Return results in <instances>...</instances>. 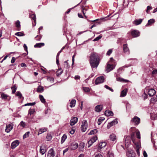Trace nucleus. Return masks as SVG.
<instances>
[{
  "label": "nucleus",
  "instance_id": "f257e3e1",
  "mask_svg": "<svg viewBox=\"0 0 157 157\" xmlns=\"http://www.w3.org/2000/svg\"><path fill=\"white\" fill-rule=\"evenodd\" d=\"M89 58V62L92 68H97L100 61L98 54L95 52H93L91 53Z\"/></svg>",
  "mask_w": 157,
  "mask_h": 157
},
{
  "label": "nucleus",
  "instance_id": "f03ea898",
  "mask_svg": "<svg viewBox=\"0 0 157 157\" xmlns=\"http://www.w3.org/2000/svg\"><path fill=\"white\" fill-rule=\"evenodd\" d=\"M88 127V123L87 121L86 120H84L82 123V124L81 127V130L82 132H85Z\"/></svg>",
  "mask_w": 157,
  "mask_h": 157
},
{
  "label": "nucleus",
  "instance_id": "7ed1b4c3",
  "mask_svg": "<svg viewBox=\"0 0 157 157\" xmlns=\"http://www.w3.org/2000/svg\"><path fill=\"white\" fill-rule=\"evenodd\" d=\"M131 122L135 125H138L140 122V119L137 116H135L131 120Z\"/></svg>",
  "mask_w": 157,
  "mask_h": 157
},
{
  "label": "nucleus",
  "instance_id": "20e7f679",
  "mask_svg": "<svg viewBox=\"0 0 157 157\" xmlns=\"http://www.w3.org/2000/svg\"><path fill=\"white\" fill-rule=\"evenodd\" d=\"M98 138L97 136H94L88 141V147H89L97 140Z\"/></svg>",
  "mask_w": 157,
  "mask_h": 157
},
{
  "label": "nucleus",
  "instance_id": "39448f33",
  "mask_svg": "<svg viewBox=\"0 0 157 157\" xmlns=\"http://www.w3.org/2000/svg\"><path fill=\"white\" fill-rule=\"evenodd\" d=\"M13 123H10L6 124L5 131L7 133L9 132L13 129Z\"/></svg>",
  "mask_w": 157,
  "mask_h": 157
},
{
  "label": "nucleus",
  "instance_id": "423d86ee",
  "mask_svg": "<svg viewBox=\"0 0 157 157\" xmlns=\"http://www.w3.org/2000/svg\"><path fill=\"white\" fill-rule=\"evenodd\" d=\"M104 77L101 76L97 78L95 80V84L96 85L102 83L104 82Z\"/></svg>",
  "mask_w": 157,
  "mask_h": 157
},
{
  "label": "nucleus",
  "instance_id": "0eeeda50",
  "mask_svg": "<svg viewBox=\"0 0 157 157\" xmlns=\"http://www.w3.org/2000/svg\"><path fill=\"white\" fill-rule=\"evenodd\" d=\"M115 66L113 64L108 63L107 66L106 67V70L107 72H108L113 69Z\"/></svg>",
  "mask_w": 157,
  "mask_h": 157
},
{
  "label": "nucleus",
  "instance_id": "6e6552de",
  "mask_svg": "<svg viewBox=\"0 0 157 157\" xmlns=\"http://www.w3.org/2000/svg\"><path fill=\"white\" fill-rule=\"evenodd\" d=\"M140 32L137 30H133L131 32V34L134 37H136L139 36L140 35Z\"/></svg>",
  "mask_w": 157,
  "mask_h": 157
},
{
  "label": "nucleus",
  "instance_id": "1a4fd4ad",
  "mask_svg": "<svg viewBox=\"0 0 157 157\" xmlns=\"http://www.w3.org/2000/svg\"><path fill=\"white\" fill-rule=\"evenodd\" d=\"M55 155L54 151L53 148L50 149L48 152L47 157H54Z\"/></svg>",
  "mask_w": 157,
  "mask_h": 157
},
{
  "label": "nucleus",
  "instance_id": "9d476101",
  "mask_svg": "<svg viewBox=\"0 0 157 157\" xmlns=\"http://www.w3.org/2000/svg\"><path fill=\"white\" fill-rule=\"evenodd\" d=\"M19 144V142L18 140H16L13 142L11 144V148L12 149H14Z\"/></svg>",
  "mask_w": 157,
  "mask_h": 157
},
{
  "label": "nucleus",
  "instance_id": "9b49d317",
  "mask_svg": "<svg viewBox=\"0 0 157 157\" xmlns=\"http://www.w3.org/2000/svg\"><path fill=\"white\" fill-rule=\"evenodd\" d=\"M46 151V147L44 145H42L40 146V152L42 155H44Z\"/></svg>",
  "mask_w": 157,
  "mask_h": 157
},
{
  "label": "nucleus",
  "instance_id": "f8f14e48",
  "mask_svg": "<svg viewBox=\"0 0 157 157\" xmlns=\"http://www.w3.org/2000/svg\"><path fill=\"white\" fill-rule=\"evenodd\" d=\"M78 118L76 117H74L71 119L70 121V124L71 125H74L78 121Z\"/></svg>",
  "mask_w": 157,
  "mask_h": 157
},
{
  "label": "nucleus",
  "instance_id": "ddd939ff",
  "mask_svg": "<svg viewBox=\"0 0 157 157\" xmlns=\"http://www.w3.org/2000/svg\"><path fill=\"white\" fill-rule=\"evenodd\" d=\"M118 123L117 120L115 119L113 120L112 122L109 123L107 125V127L108 128L110 127L113 126L114 125L117 124Z\"/></svg>",
  "mask_w": 157,
  "mask_h": 157
},
{
  "label": "nucleus",
  "instance_id": "4468645a",
  "mask_svg": "<svg viewBox=\"0 0 157 157\" xmlns=\"http://www.w3.org/2000/svg\"><path fill=\"white\" fill-rule=\"evenodd\" d=\"M126 155L128 157H135V153L133 151H128L126 152Z\"/></svg>",
  "mask_w": 157,
  "mask_h": 157
},
{
  "label": "nucleus",
  "instance_id": "2eb2a0df",
  "mask_svg": "<svg viewBox=\"0 0 157 157\" xmlns=\"http://www.w3.org/2000/svg\"><path fill=\"white\" fill-rule=\"evenodd\" d=\"M78 146V144L77 143L74 142L71 145L70 147L71 150H74L77 148Z\"/></svg>",
  "mask_w": 157,
  "mask_h": 157
},
{
  "label": "nucleus",
  "instance_id": "dca6fc26",
  "mask_svg": "<svg viewBox=\"0 0 157 157\" xmlns=\"http://www.w3.org/2000/svg\"><path fill=\"white\" fill-rule=\"evenodd\" d=\"M155 94V91L154 89H150L148 92V95L150 96H152L154 95Z\"/></svg>",
  "mask_w": 157,
  "mask_h": 157
},
{
  "label": "nucleus",
  "instance_id": "f3484780",
  "mask_svg": "<svg viewBox=\"0 0 157 157\" xmlns=\"http://www.w3.org/2000/svg\"><path fill=\"white\" fill-rule=\"evenodd\" d=\"M47 128H40L38 131V135L41 134L47 131Z\"/></svg>",
  "mask_w": 157,
  "mask_h": 157
},
{
  "label": "nucleus",
  "instance_id": "a211bd4d",
  "mask_svg": "<svg viewBox=\"0 0 157 157\" xmlns=\"http://www.w3.org/2000/svg\"><path fill=\"white\" fill-rule=\"evenodd\" d=\"M106 145V144L105 142H103L99 143L98 147V149L99 150L101 149L103 147H105Z\"/></svg>",
  "mask_w": 157,
  "mask_h": 157
},
{
  "label": "nucleus",
  "instance_id": "6ab92c4d",
  "mask_svg": "<svg viewBox=\"0 0 157 157\" xmlns=\"http://www.w3.org/2000/svg\"><path fill=\"white\" fill-rule=\"evenodd\" d=\"M123 50L125 53H129V51L127 44H124L123 45Z\"/></svg>",
  "mask_w": 157,
  "mask_h": 157
},
{
  "label": "nucleus",
  "instance_id": "aec40b11",
  "mask_svg": "<svg viewBox=\"0 0 157 157\" xmlns=\"http://www.w3.org/2000/svg\"><path fill=\"white\" fill-rule=\"evenodd\" d=\"M102 109V105H98L96 106L95 108V111L98 112H100Z\"/></svg>",
  "mask_w": 157,
  "mask_h": 157
},
{
  "label": "nucleus",
  "instance_id": "412c9836",
  "mask_svg": "<svg viewBox=\"0 0 157 157\" xmlns=\"http://www.w3.org/2000/svg\"><path fill=\"white\" fill-rule=\"evenodd\" d=\"M131 139L130 136H127L125 140V145H128L130 144Z\"/></svg>",
  "mask_w": 157,
  "mask_h": 157
},
{
  "label": "nucleus",
  "instance_id": "4be33fe9",
  "mask_svg": "<svg viewBox=\"0 0 157 157\" xmlns=\"http://www.w3.org/2000/svg\"><path fill=\"white\" fill-rule=\"evenodd\" d=\"M128 91L127 89H125L123 90L121 92L120 97H124L127 94Z\"/></svg>",
  "mask_w": 157,
  "mask_h": 157
},
{
  "label": "nucleus",
  "instance_id": "5701e85b",
  "mask_svg": "<svg viewBox=\"0 0 157 157\" xmlns=\"http://www.w3.org/2000/svg\"><path fill=\"white\" fill-rule=\"evenodd\" d=\"M105 115L107 116H113V113L111 111H110L109 110H106L105 112Z\"/></svg>",
  "mask_w": 157,
  "mask_h": 157
},
{
  "label": "nucleus",
  "instance_id": "b1692460",
  "mask_svg": "<svg viewBox=\"0 0 157 157\" xmlns=\"http://www.w3.org/2000/svg\"><path fill=\"white\" fill-rule=\"evenodd\" d=\"M143 19H139L136 20H135L133 21V23L135 24V25H138L141 23L142 22Z\"/></svg>",
  "mask_w": 157,
  "mask_h": 157
},
{
  "label": "nucleus",
  "instance_id": "393cba45",
  "mask_svg": "<svg viewBox=\"0 0 157 157\" xmlns=\"http://www.w3.org/2000/svg\"><path fill=\"white\" fill-rule=\"evenodd\" d=\"M44 43H36L34 45V47L35 48H39L41 47L44 46Z\"/></svg>",
  "mask_w": 157,
  "mask_h": 157
},
{
  "label": "nucleus",
  "instance_id": "a878e982",
  "mask_svg": "<svg viewBox=\"0 0 157 157\" xmlns=\"http://www.w3.org/2000/svg\"><path fill=\"white\" fill-rule=\"evenodd\" d=\"M117 80L118 81H120L121 82H129L128 80L124 79L123 78H120V77H117L116 78Z\"/></svg>",
  "mask_w": 157,
  "mask_h": 157
},
{
  "label": "nucleus",
  "instance_id": "bb28decb",
  "mask_svg": "<svg viewBox=\"0 0 157 157\" xmlns=\"http://www.w3.org/2000/svg\"><path fill=\"white\" fill-rule=\"evenodd\" d=\"M135 144L136 147V148H140L141 147V144L140 142L138 141L136 142V141L134 142H133Z\"/></svg>",
  "mask_w": 157,
  "mask_h": 157
},
{
  "label": "nucleus",
  "instance_id": "cd10ccee",
  "mask_svg": "<svg viewBox=\"0 0 157 157\" xmlns=\"http://www.w3.org/2000/svg\"><path fill=\"white\" fill-rule=\"evenodd\" d=\"M44 88L41 86H39L37 90V92L38 93H42L44 91Z\"/></svg>",
  "mask_w": 157,
  "mask_h": 157
},
{
  "label": "nucleus",
  "instance_id": "c85d7f7f",
  "mask_svg": "<svg viewBox=\"0 0 157 157\" xmlns=\"http://www.w3.org/2000/svg\"><path fill=\"white\" fill-rule=\"evenodd\" d=\"M30 17L33 20L34 23L36 24V18L35 14H32L30 16Z\"/></svg>",
  "mask_w": 157,
  "mask_h": 157
},
{
  "label": "nucleus",
  "instance_id": "c756f323",
  "mask_svg": "<svg viewBox=\"0 0 157 157\" xmlns=\"http://www.w3.org/2000/svg\"><path fill=\"white\" fill-rule=\"evenodd\" d=\"M8 96L4 93H2L1 94V98L3 100H6Z\"/></svg>",
  "mask_w": 157,
  "mask_h": 157
},
{
  "label": "nucleus",
  "instance_id": "7c9ffc66",
  "mask_svg": "<svg viewBox=\"0 0 157 157\" xmlns=\"http://www.w3.org/2000/svg\"><path fill=\"white\" fill-rule=\"evenodd\" d=\"M76 100H72L70 103V106L72 108L74 107L76 104Z\"/></svg>",
  "mask_w": 157,
  "mask_h": 157
},
{
  "label": "nucleus",
  "instance_id": "2f4dec72",
  "mask_svg": "<svg viewBox=\"0 0 157 157\" xmlns=\"http://www.w3.org/2000/svg\"><path fill=\"white\" fill-rule=\"evenodd\" d=\"M105 118L103 117H100L98 120V125H100L101 124L102 121H104Z\"/></svg>",
  "mask_w": 157,
  "mask_h": 157
},
{
  "label": "nucleus",
  "instance_id": "473e14b6",
  "mask_svg": "<svg viewBox=\"0 0 157 157\" xmlns=\"http://www.w3.org/2000/svg\"><path fill=\"white\" fill-rule=\"evenodd\" d=\"M157 101V99L156 98H152L150 100V104H154Z\"/></svg>",
  "mask_w": 157,
  "mask_h": 157
},
{
  "label": "nucleus",
  "instance_id": "72a5a7b5",
  "mask_svg": "<svg viewBox=\"0 0 157 157\" xmlns=\"http://www.w3.org/2000/svg\"><path fill=\"white\" fill-rule=\"evenodd\" d=\"M155 22V20L153 19H151L148 21V23L146 25V26L148 25H151L152 24Z\"/></svg>",
  "mask_w": 157,
  "mask_h": 157
},
{
  "label": "nucleus",
  "instance_id": "f704fd0d",
  "mask_svg": "<svg viewBox=\"0 0 157 157\" xmlns=\"http://www.w3.org/2000/svg\"><path fill=\"white\" fill-rule=\"evenodd\" d=\"M47 80L48 82L52 83L54 82V78L52 77H48L47 78Z\"/></svg>",
  "mask_w": 157,
  "mask_h": 157
},
{
  "label": "nucleus",
  "instance_id": "c9c22d12",
  "mask_svg": "<svg viewBox=\"0 0 157 157\" xmlns=\"http://www.w3.org/2000/svg\"><path fill=\"white\" fill-rule=\"evenodd\" d=\"M110 139L112 141H114L116 140V136L113 134L111 135L109 137Z\"/></svg>",
  "mask_w": 157,
  "mask_h": 157
},
{
  "label": "nucleus",
  "instance_id": "e433bc0d",
  "mask_svg": "<svg viewBox=\"0 0 157 157\" xmlns=\"http://www.w3.org/2000/svg\"><path fill=\"white\" fill-rule=\"evenodd\" d=\"M67 138V135L65 134H64L62 137L61 140V143H63L65 140Z\"/></svg>",
  "mask_w": 157,
  "mask_h": 157
},
{
  "label": "nucleus",
  "instance_id": "4c0bfd02",
  "mask_svg": "<svg viewBox=\"0 0 157 157\" xmlns=\"http://www.w3.org/2000/svg\"><path fill=\"white\" fill-rule=\"evenodd\" d=\"M39 98L41 101L43 103H44L45 102V100L43 96L41 95H39Z\"/></svg>",
  "mask_w": 157,
  "mask_h": 157
},
{
  "label": "nucleus",
  "instance_id": "58836bf2",
  "mask_svg": "<svg viewBox=\"0 0 157 157\" xmlns=\"http://www.w3.org/2000/svg\"><path fill=\"white\" fill-rule=\"evenodd\" d=\"M16 26L18 28V30H19L21 25L20 22L19 20H17L16 22Z\"/></svg>",
  "mask_w": 157,
  "mask_h": 157
},
{
  "label": "nucleus",
  "instance_id": "ea45409f",
  "mask_svg": "<svg viewBox=\"0 0 157 157\" xmlns=\"http://www.w3.org/2000/svg\"><path fill=\"white\" fill-rule=\"evenodd\" d=\"M35 109H30L29 110L28 114H30V115L33 114L35 112Z\"/></svg>",
  "mask_w": 157,
  "mask_h": 157
},
{
  "label": "nucleus",
  "instance_id": "a19ab883",
  "mask_svg": "<svg viewBox=\"0 0 157 157\" xmlns=\"http://www.w3.org/2000/svg\"><path fill=\"white\" fill-rule=\"evenodd\" d=\"M107 157H114V154L112 151H108L107 154Z\"/></svg>",
  "mask_w": 157,
  "mask_h": 157
},
{
  "label": "nucleus",
  "instance_id": "79ce46f5",
  "mask_svg": "<svg viewBox=\"0 0 157 157\" xmlns=\"http://www.w3.org/2000/svg\"><path fill=\"white\" fill-rule=\"evenodd\" d=\"M97 130L96 129H95L91 131L90 132L88 133V134L89 135L94 134L97 133Z\"/></svg>",
  "mask_w": 157,
  "mask_h": 157
},
{
  "label": "nucleus",
  "instance_id": "37998d69",
  "mask_svg": "<svg viewBox=\"0 0 157 157\" xmlns=\"http://www.w3.org/2000/svg\"><path fill=\"white\" fill-rule=\"evenodd\" d=\"M131 137L132 138V140L133 142H134V141H135V134L134 133H132L131 134Z\"/></svg>",
  "mask_w": 157,
  "mask_h": 157
},
{
  "label": "nucleus",
  "instance_id": "c03bdc74",
  "mask_svg": "<svg viewBox=\"0 0 157 157\" xmlns=\"http://www.w3.org/2000/svg\"><path fill=\"white\" fill-rule=\"evenodd\" d=\"M30 133L29 132H27L25 133V134H24L23 136V139H25V138H26L29 137V136Z\"/></svg>",
  "mask_w": 157,
  "mask_h": 157
},
{
  "label": "nucleus",
  "instance_id": "a18cd8bd",
  "mask_svg": "<svg viewBox=\"0 0 157 157\" xmlns=\"http://www.w3.org/2000/svg\"><path fill=\"white\" fill-rule=\"evenodd\" d=\"M52 139V136L50 135H48L46 137V140L47 141H50Z\"/></svg>",
  "mask_w": 157,
  "mask_h": 157
},
{
  "label": "nucleus",
  "instance_id": "49530a36",
  "mask_svg": "<svg viewBox=\"0 0 157 157\" xmlns=\"http://www.w3.org/2000/svg\"><path fill=\"white\" fill-rule=\"evenodd\" d=\"M11 89L12 90V93L14 94L17 90V87L16 86H14L11 87Z\"/></svg>",
  "mask_w": 157,
  "mask_h": 157
},
{
  "label": "nucleus",
  "instance_id": "de8ad7c7",
  "mask_svg": "<svg viewBox=\"0 0 157 157\" xmlns=\"http://www.w3.org/2000/svg\"><path fill=\"white\" fill-rule=\"evenodd\" d=\"M15 35L16 36H23L24 35V33L21 32L16 33H15Z\"/></svg>",
  "mask_w": 157,
  "mask_h": 157
},
{
  "label": "nucleus",
  "instance_id": "09e8293b",
  "mask_svg": "<svg viewBox=\"0 0 157 157\" xmlns=\"http://www.w3.org/2000/svg\"><path fill=\"white\" fill-rule=\"evenodd\" d=\"M102 37V36L101 35H100L94 38L93 40V41H95L98 40L101 38Z\"/></svg>",
  "mask_w": 157,
  "mask_h": 157
},
{
  "label": "nucleus",
  "instance_id": "8fccbe9b",
  "mask_svg": "<svg viewBox=\"0 0 157 157\" xmlns=\"http://www.w3.org/2000/svg\"><path fill=\"white\" fill-rule=\"evenodd\" d=\"M83 89L85 92H88L90 90V88L88 87H83Z\"/></svg>",
  "mask_w": 157,
  "mask_h": 157
},
{
  "label": "nucleus",
  "instance_id": "3c124183",
  "mask_svg": "<svg viewBox=\"0 0 157 157\" xmlns=\"http://www.w3.org/2000/svg\"><path fill=\"white\" fill-rule=\"evenodd\" d=\"M63 72V71L61 69H59L56 72L57 75V76L61 75Z\"/></svg>",
  "mask_w": 157,
  "mask_h": 157
},
{
  "label": "nucleus",
  "instance_id": "603ef678",
  "mask_svg": "<svg viewBox=\"0 0 157 157\" xmlns=\"http://www.w3.org/2000/svg\"><path fill=\"white\" fill-rule=\"evenodd\" d=\"M36 104V103L34 102H33V103H27V104H25V105H24V106H27V105H29V106H30V105H31V106H32V105H35Z\"/></svg>",
  "mask_w": 157,
  "mask_h": 157
},
{
  "label": "nucleus",
  "instance_id": "864d4df0",
  "mask_svg": "<svg viewBox=\"0 0 157 157\" xmlns=\"http://www.w3.org/2000/svg\"><path fill=\"white\" fill-rule=\"evenodd\" d=\"M16 95L18 96L19 98H21L22 97V95L20 92L19 91H17L16 93Z\"/></svg>",
  "mask_w": 157,
  "mask_h": 157
},
{
  "label": "nucleus",
  "instance_id": "5fc2aeb1",
  "mask_svg": "<svg viewBox=\"0 0 157 157\" xmlns=\"http://www.w3.org/2000/svg\"><path fill=\"white\" fill-rule=\"evenodd\" d=\"M19 125L22 127L24 128L25 126V122L22 121L20 122Z\"/></svg>",
  "mask_w": 157,
  "mask_h": 157
},
{
  "label": "nucleus",
  "instance_id": "6e6d98bb",
  "mask_svg": "<svg viewBox=\"0 0 157 157\" xmlns=\"http://www.w3.org/2000/svg\"><path fill=\"white\" fill-rule=\"evenodd\" d=\"M152 9V7L151 6H148L147 7L146 12L148 13L149 11Z\"/></svg>",
  "mask_w": 157,
  "mask_h": 157
},
{
  "label": "nucleus",
  "instance_id": "4d7b16f0",
  "mask_svg": "<svg viewBox=\"0 0 157 157\" xmlns=\"http://www.w3.org/2000/svg\"><path fill=\"white\" fill-rule=\"evenodd\" d=\"M136 136L137 138L139 139H140V133L139 131H137L136 132Z\"/></svg>",
  "mask_w": 157,
  "mask_h": 157
},
{
  "label": "nucleus",
  "instance_id": "13d9d810",
  "mask_svg": "<svg viewBox=\"0 0 157 157\" xmlns=\"http://www.w3.org/2000/svg\"><path fill=\"white\" fill-rule=\"evenodd\" d=\"M114 62V60L112 58H110V59L108 63H111V64H113Z\"/></svg>",
  "mask_w": 157,
  "mask_h": 157
},
{
  "label": "nucleus",
  "instance_id": "bf43d9fd",
  "mask_svg": "<svg viewBox=\"0 0 157 157\" xmlns=\"http://www.w3.org/2000/svg\"><path fill=\"white\" fill-rule=\"evenodd\" d=\"M105 87L108 90H110L112 92L113 91V90L112 88H111L110 87H109V86H107L106 85H105Z\"/></svg>",
  "mask_w": 157,
  "mask_h": 157
},
{
  "label": "nucleus",
  "instance_id": "052dcab7",
  "mask_svg": "<svg viewBox=\"0 0 157 157\" xmlns=\"http://www.w3.org/2000/svg\"><path fill=\"white\" fill-rule=\"evenodd\" d=\"M112 52V50L111 49H109L107 52L106 54L108 56H109Z\"/></svg>",
  "mask_w": 157,
  "mask_h": 157
},
{
  "label": "nucleus",
  "instance_id": "680f3d73",
  "mask_svg": "<svg viewBox=\"0 0 157 157\" xmlns=\"http://www.w3.org/2000/svg\"><path fill=\"white\" fill-rule=\"evenodd\" d=\"M143 155H144V157H147V155L146 151H144Z\"/></svg>",
  "mask_w": 157,
  "mask_h": 157
},
{
  "label": "nucleus",
  "instance_id": "e2e57ef3",
  "mask_svg": "<svg viewBox=\"0 0 157 157\" xmlns=\"http://www.w3.org/2000/svg\"><path fill=\"white\" fill-rule=\"evenodd\" d=\"M24 48V49L26 51H27V47L26 45L25 44H24L23 45Z\"/></svg>",
  "mask_w": 157,
  "mask_h": 157
},
{
  "label": "nucleus",
  "instance_id": "0e129e2a",
  "mask_svg": "<svg viewBox=\"0 0 157 157\" xmlns=\"http://www.w3.org/2000/svg\"><path fill=\"white\" fill-rule=\"evenodd\" d=\"M15 59H15V57H13L12 58V59L11 60V63H14V62H15Z\"/></svg>",
  "mask_w": 157,
  "mask_h": 157
},
{
  "label": "nucleus",
  "instance_id": "69168bd1",
  "mask_svg": "<svg viewBox=\"0 0 157 157\" xmlns=\"http://www.w3.org/2000/svg\"><path fill=\"white\" fill-rule=\"evenodd\" d=\"M152 74H157V70H154L152 72Z\"/></svg>",
  "mask_w": 157,
  "mask_h": 157
},
{
  "label": "nucleus",
  "instance_id": "338daca9",
  "mask_svg": "<svg viewBox=\"0 0 157 157\" xmlns=\"http://www.w3.org/2000/svg\"><path fill=\"white\" fill-rule=\"evenodd\" d=\"M75 132V130L73 129H72V130L70 131V133L71 134H73Z\"/></svg>",
  "mask_w": 157,
  "mask_h": 157
},
{
  "label": "nucleus",
  "instance_id": "774afa93",
  "mask_svg": "<svg viewBox=\"0 0 157 157\" xmlns=\"http://www.w3.org/2000/svg\"><path fill=\"white\" fill-rule=\"evenodd\" d=\"M95 157H102V155L101 154H98L96 155Z\"/></svg>",
  "mask_w": 157,
  "mask_h": 157
}]
</instances>
